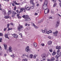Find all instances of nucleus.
I'll return each instance as SVG.
<instances>
[{"mask_svg":"<svg viewBox=\"0 0 61 61\" xmlns=\"http://www.w3.org/2000/svg\"><path fill=\"white\" fill-rule=\"evenodd\" d=\"M48 2L47 0H45L44 2V3L42 5V7L44 9H46V8H47V4Z\"/></svg>","mask_w":61,"mask_h":61,"instance_id":"obj_1","label":"nucleus"},{"mask_svg":"<svg viewBox=\"0 0 61 61\" xmlns=\"http://www.w3.org/2000/svg\"><path fill=\"white\" fill-rule=\"evenodd\" d=\"M56 49H58L57 51V54L58 55H59V53L60 52V50L59 49H61V47L60 46H56Z\"/></svg>","mask_w":61,"mask_h":61,"instance_id":"obj_2","label":"nucleus"},{"mask_svg":"<svg viewBox=\"0 0 61 61\" xmlns=\"http://www.w3.org/2000/svg\"><path fill=\"white\" fill-rule=\"evenodd\" d=\"M41 57L43 59V60L45 61L46 59V55L45 53H43L42 54L41 56Z\"/></svg>","mask_w":61,"mask_h":61,"instance_id":"obj_3","label":"nucleus"},{"mask_svg":"<svg viewBox=\"0 0 61 61\" xmlns=\"http://www.w3.org/2000/svg\"><path fill=\"white\" fill-rule=\"evenodd\" d=\"M23 28V26L21 25H20L19 24L17 28V30L20 31L21 29Z\"/></svg>","mask_w":61,"mask_h":61,"instance_id":"obj_4","label":"nucleus"},{"mask_svg":"<svg viewBox=\"0 0 61 61\" xmlns=\"http://www.w3.org/2000/svg\"><path fill=\"white\" fill-rule=\"evenodd\" d=\"M25 9H26L27 11H30V7H27L26 6H25Z\"/></svg>","mask_w":61,"mask_h":61,"instance_id":"obj_5","label":"nucleus"},{"mask_svg":"<svg viewBox=\"0 0 61 61\" xmlns=\"http://www.w3.org/2000/svg\"><path fill=\"white\" fill-rule=\"evenodd\" d=\"M56 27H57L58 26H59V24H60V21L59 20L57 21L56 22Z\"/></svg>","mask_w":61,"mask_h":61,"instance_id":"obj_6","label":"nucleus"},{"mask_svg":"<svg viewBox=\"0 0 61 61\" xmlns=\"http://www.w3.org/2000/svg\"><path fill=\"white\" fill-rule=\"evenodd\" d=\"M45 9V10L44 11V13L45 14H47L49 13V10L48 9H47V8H46Z\"/></svg>","mask_w":61,"mask_h":61,"instance_id":"obj_7","label":"nucleus"},{"mask_svg":"<svg viewBox=\"0 0 61 61\" xmlns=\"http://www.w3.org/2000/svg\"><path fill=\"white\" fill-rule=\"evenodd\" d=\"M20 11H19V13H22V12H23V11H24V10H25V8H20Z\"/></svg>","mask_w":61,"mask_h":61,"instance_id":"obj_8","label":"nucleus"},{"mask_svg":"<svg viewBox=\"0 0 61 61\" xmlns=\"http://www.w3.org/2000/svg\"><path fill=\"white\" fill-rule=\"evenodd\" d=\"M22 17L23 18H24L25 19H26L27 18H28L29 17V16L27 15H23V16H22Z\"/></svg>","mask_w":61,"mask_h":61,"instance_id":"obj_9","label":"nucleus"},{"mask_svg":"<svg viewBox=\"0 0 61 61\" xmlns=\"http://www.w3.org/2000/svg\"><path fill=\"white\" fill-rule=\"evenodd\" d=\"M12 35L14 37V38H17V37H18V36L17 35L14 34H13Z\"/></svg>","mask_w":61,"mask_h":61,"instance_id":"obj_10","label":"nucleus"},{"mask_svg":"<svg viewBox=\"0 0 61 61\" xmlns=\"http://www.w3.org/2000/svg\"><path fill=\"white\" fill-rule=\"evenodd\" d=\"M58 31L56 30L55 31V32H54L53 33L54 36H57V34H58Z\"/></svg>","mask_w":61,"mask_h":61,"instance_id":"obj_11","label":"nucleus"},{"mask_svg":"<svg viewBox=\"0 0 61 61\" xmlns=\"http://www.w3.org/2000/svg\"><path fill=\"white\" fill-rule=\"evenodd\" d=\"M34 0H30V2L31 4H32L33 5H35V3H34Z\"/></svg>","mask_w":61,"mask_h":61,"instance_id":"obj_12","label":"nucleus"},{"mask_svg":"<svg viewBox=\"0 0 61 61\" xmlns=\"http://www.w3.org/2000/svg\"><path fill=\"white\" fill-rule=\"evenodd\" d=\"M13 3H14L16 5H20V3H18L17 2H16V1L15 0H14L13 1Z\"/></svg>","mask_w":61,"mask_h":61,"instance_id":"obj_13","label":"nucleus"},{"mask_svg":"<svg viewBox=\"0 0 61 61\" xmlns=\"http://www.w3.org/2000/svg\"><path fill=\"white\" fill-rule=\"evenodd\" d=\"M2 13L3 15H6V14H7L6 12V11H5V10H3Z\"/></svg>","mask_w":61,"mask_h":61,"instance_id":"obj_14","label":"nucleus"},{"mask_svg":"<svg viewBox=\"0 0 61 61\" xmlns=\"http://www.w3.org/2000/svg\"><path fill=\"white\" fill-rule=\"evenodd\" d=\"M9 16H5L4 18L5 19H8V18H11L10 17H9Z\"/></svg>","mask_w":61,"mask_h":61,"instance_id":"obj_15","label":"nucleus"},{"mask_svg":"<svg viewBox=\"0 0 61 61\" xmlns=\"http://www.w3.org/2000/svg\"><path fill=\"white\" fill-rule=\"evenodd\" d=\"M25 50L26 52H28L29 51V46H27L26 48L25 49Z\"/></svg>","mask_w":61,"mask_h":61,"instance_id":"obj_16","label":"nucleus"},{"mask_svg":"<svg viewBox=\"0 0 61 61\" xmlns=\"http://www.w3.org/2000/svg\"><path fill=\"white\" fill-rule=\"evenodd\" d=\"M4 36L6 38H8V39H9V38L8 37V34H5L4 35Z\"/></svg>","mask_w":61,"mask_h":61,"instance_id":"obj_17","label":"nucleus"},{"mask_svg":"<svg viewBox=\"0 0 61 61\" xmlns=\"http://www.w3.org/2000/svg\"><path fill=\"white\" fill-rule=\"evenodd\" d=\"M56 52L55 51V50H54L53 51V53H52V55L54 56H55L56 54Z\"/></svg>","mask_w":61,"mask_h":61,"instance_id":"obj_18","label":"nucleus"},{"mask_svg":"<svg viewBox=\"0 0 61 61\" xmlns=\"http://www.w3.org/2000/svg\"><path fill=\"white\" fill-rule=\"evenodd\" d=\"M51 59V61H54L55 60V58L54 57H52Z\"/></svg>","mask_w":61,"mask_h":61,"instance_id":"obj_19","label":"nucleus"},{"mask_svg":"<svg viewBox=\"0 0 61 61\" xmlns=\"http://www.w3.org/2000/svg\"><path fill=\"white\" fill-rule=\"evenodd\" d=\"M41 31H42V32L43 33H45L46 32H47V31H46V30H41Z\"/></svg>","mask_w":61,"mask_h":61,"instance_id":"obj_20","label":"nucleus"},{"mask_svg":"<svg viewBox=\"0 0 61 61\" xmlns=\"http://www.w3.org/2000/svg\"><path fill=\"white\" fill-rule=\"evenodd\" d=\"M52 42L51 41H48V45H50L52 44Z\"/></svg>","mask_w":61,"mask_h":61,"instance_id":"obj_21","label":"nucleus"},{"mask_svg":"<svg viewBox=\"0 0 61 61\" xmlns=\"http://www.w3.org/2000/svg\"><path fill=\"white\" fill-rule=\"evenodd\" d=\"M52 33V31L51 30H49V31H48V32H47V34H49V33Z\"/></svg>","mask_w":61,"mask_h":61,"instance_id":"obj_22","label":"nucleus"},{"mask_svg":"<svg viewBox=\"0 0 61 61\" xmlns=\"http://www.w3.org/2000/svg\"><path fill=\"white\" fill-rule=\"evenodd\" d=\"M12 49V47H9V51L10 52H11L12 51V50H11Z\"/></svg>","mask_w":61,"mask_h":61,"instance_id":"obj_23","label":"nucleus"},{"mask_svg":"<svg viewBox=\"0 0 61 61\" xmlns=\"http://www.w3.org/2000/svg\"><path fill=\"white\" fill-rule=\"evenodd\" d=\"M33 45L35 47H36V46H37V44H36V43H33Z\"/></svg>","mask_w":61,"mask_h":61,"instance_id":"obj_24","label":"nucleus"},{"mask_svg":"<svg viewBox=\"0 0 61 61\" xmlns=\"http://www.w3.org/2000/svg\"><path fill=\"white\" fill-rule=\"evenodd\" d=\"M12 14H13L14 15H16V14H17V13L15 12V11H13L12 12Z\"/></svg>","mask_w":61,"mask_h":61,"instance_id":"obj_25","label":"nucleus"},{"mask_svg":"<svg viewBox=\"0 0 61 61\" xmlns=\"http://www.w3.org/2000/svg\"><path fill=\"white\" fill-rule=\"evenodd\" d=\"M4 46L5 47V49H6L7 48V45H4Z\"/></svg>","mask_w":61,"mask_h":61,"instance_id":"obj_26","label":"nucleus"},{"mask_svg":"<svg viewBox=\"0 0 61 61\" xmlns=\"http://www.w3.org/2000/svg\"><path fill=\"white\" fill-rule=\"evenodd\" d=\"M27 59L25 58V59H23L22 60V61H27Z\"/></svg>","mask_w":61,"mask_h":61,"instance_id":"obj_27","label":"nucleus"},{"mask_svg":"<svg viewBox=\"0 0 61 61\" xmlns=\"http://www.w3.org/2000/svg\"><path fill=\"white\" fill-rule=\"evenodd\" d=\"M34 5L32 6L31 7H30V9H33L34 8Z\"/></svg>","mask_w":61,"mask_h":61,"instance_id":"obj_28","label":"nucleus"},{"mask_svg":"<svg viewBox=\"0 0 61 61\" xmlns=\"http://www.w3.org/2000/svg\"><path fill=\"white\" fill-rule=\"evenodd\" d=\"M30 57L31 58H33V55L32 54H30Z\"/></svg>","mask_w":61,"mask_h":61,"instance_id":"obj_29","label":"nucleus"},{"mask_svg":"<svg viewBox=\"0 0 61 61\" xmlns=\"http://www.w3.org/2000/svg\"><path fill=\"white\" fill-rule=\"evenodd\" d=\"M11 13V12L10 11V10H9L8 12V15H10Z\"/></svg>","mask_w":61,"mask_h":61,"instance_id":"obj_30","label":"nucleus"},{"mask_svg":"<svg viewBox=\"0 0 61 61\" xmlns=\"http://www.w3.org/2000/svg\"><path fill=\"white\" fill-rule=\"evenodd\" d=\"M23 56H26L27 57H28V55H26V54H23Z\"/></svg>","mask_w":61,"mask_h":61,"instance_id":"obj_31","label":"nucleus"},{"mask_svg":"<svg viewBox=\"0 0 61 61\" xmlns=\"http://www.w3.org/2000/svg\"><path fill=\"white\" fill-rule=\"evenodd\" d=\"M36 55H35L33 56V58H35H35H36Z\"/></svg>","mask_w":61,"mask_h":61,"instance_id":"obj_32","label":"nucleus"},{"mask_svg":"<svg viewBox=\"0 0 61 61\" xmlns=\"http://www.w3.org/2000/svg\"><path fill=\"white\" fill-rule=\"evenodd\" d=\"M57 5V3H55L53 4V7H55L56 5Z\"/></svg>","mask_w":61,"mask_h":61,"instance_id":"obj_33","label":"nucleus"},{"mask_svg":"<svg viewBox=\"0 0 61 61\" xmlns=\"http://www.w3.org/2000/svg\"><path fill=\"white\" fill-rule=\"evenodd\" d=\"M53 3H56V0H51Z\"/></svg>","mask_w":61,"mask_h":61,"instance_id":"obj_34","label":"nucleus"},{"mask_svg":"<svg viewBox=\"0 0 61 61\" xmlns=\"http://www.w3.org/2000/svg\"><path fill=\"white\" fill-rule=\"evenodd\" d=\"M56 58L57 59H58V57H59V56L58 55H57L56 56Z\"/></svg>","mask_w":61,"mask_h":61,"instance_id":"obj_35","label":"nucleus"},{"mask_svg":"<svg viewBox=\"0 0 61 61\" xmlns=\"http://www.w3.org/2000/svg\"><path fill=\"white\" fill-rule=\"evenodd\" d=\"M3 36V33H0V36Z\"/></svg>","mask_w":61,"mask_h":61,"instance_id":"obj_36","label":"nucleus"},{"mask_svg":"<svg viewBox=\"0 0 61 61\" xmlns=\"http://www.w3.org/2000/svg\"><path fill=\"white\" fill-rule=\"evenodd\" d=\"M16 9V6H15V7H14V8L13 9V10L14 11H15Z\"/></svg>","mask_w":61,"mask_h":61,"instance_id":"obj_37","label":"nucleus"},{"mask_svg":"<svg viewBox=\"0 0 61 61\" xmlns=\"http://www.w3.org/2000/svg\"><path fill=\"white\" fill-rule=\"evenodd\" d=\"M49 51L50 52H52L53 50H52V49H50Z\"/></svg>","mask_w":61,"mask_h":61,"instance_id":"obj_38","label":"nucleus"},{"mask_svg":"<svg viewBox=\"0 0 61 61\" xmlns=\"http://www.w3.org/2000/svg\"><path fill=\"white\" fill-rule=\"evenodd\" d=\"M41 45L42 46H45V44L44 43H41Z\"/></svg>","mask_w":61,"mask_h":61,"instance_id":"obj_39","label":"nucleus"},{"mask_svg":"<svg viewBox=\"0 0 61 61\" xmlns=\"http://www.w3.org/2000/svg\"><path fill=\"white\" fill-rule=\"evenodd\" d=\"M1 7H2V5H1V4H0V10H2V8H1Z\"/></svg>","mask_w":61,"mask_h":61,"instance_id":"obj_40","label":"nucleus"},{"mask_svg":"<svg viewBox=\"0 0 61 61\" xmlns=\"http://www.w3.org/2000/svg\"><path fill=\"white\" fill-rule=\"evenodd\" d=\"M15 16V14H13L12 15V17H14Z\"/></svg>","mask_w":61,"mask_h":61,"instance_id":"obj_41","label":"nucleus"},{"mask_svg":"<svg viewBox=\"0 0 61 61\" xmlns=\"http://www.w3.org/2000/svg\"><path fill=\"white\" fill-rule=\"evenodd\" d=\"M28 21V18H26L25 20V21Z\"/></svg>","mask_w":61,"mask_h":61,"instance_id":"obj_42","label":"nucleus"},{"mask_svg":"<svg viewBox=\"0 0 61 61\" xmlns=\"http://www.w3.org/2000/svg\"><path fill=\"white\" fill-rule=\"evenodd\" d=\"M12 29V28H9L8 29V30H11Z\"/></svg>","mask_w":61,"mask_h":61,"instance_id":"obj_43","label":"nucleus"},{"mask_svg":"<svg viewBox=\"0 0 61 61\" xmlns=\"http://www.w3.org/2000/svg\"><path fill=\"white\" fill-rule=\"evenodd\" d=\"M38 13H37L36 12L35 13L34 15H38Z\"/></svg>","mask_w":61,"mask_h":61,"instance_id":"obj_44","label":"nucleus"},{"mask_svg":"<svg viewBox=\"0 0 61 61\" xmlns=\"http://www.w3.org/2000/svg\"><path fill=\"white\" fill-rule=\"evenodd\" d=\"M51 14H54V11L53 10H51Z\"/></svg>","mask_w":61,"mask_h":61,"instance_id":"obj_45","label":"nucleus"},{"mask_svg":"<svg viewBox=\"0 0 61 61\" xmlns=\"http://www.w3.org/2000/svg\"><path fill=\"white\" fill-rule=\"evenodd\" d=\"M39 4H37L36 5V6H37V7H39Z\"/></svg>","mask_w":61,"mask_h":61,"instance_id":"obj_46","label":"nucleus"},{"mask_svg":"<svg viewBox=\"0 0 61 61\" xmlns=\"http://www.w3.org/2000/svg\"><path fill=\"white\" fill-rule=\"evenodd\" d=\"M19 35L20 36H21V37H22V33H19Z\"/></svg>","mask_w":61,"mask_h":61,"instance_id":"obj_47","label":"nucleus"},{"mask_svg":"<svg viewBox=\"0 0 61 61\" xmlns=\"http://www.w3.org/2000/svg\"><path fill=\"white\" fill-rule=\"evenodd\" d=\"M12 5L13 6H15V4L13 3H12Z\"/></svg>","mask_w":61,"mask_h":61,"instance_id":"obj_48","label":"nucleus"},{"mask_svg":"<svg viewBox=\"0 0 61 61\" xmlns=\"http://www.w3.org/2000/svg\"><path fill=\"white\" fill-rule=\"evenodd\" d=\"M10 25V24L9 23H8L7 24V26L8 27V28L9 27V25Z\"/></svg>","mask_w":61,"mask_h":61,"instance_id":"obj_49","label":"nucleus"},{"mask_svg":"<svg viewBox=\"0 0 61 61\" xmlns=\"http://www.w3.org/2000/svg\"><path fill=\"white\" fill-rule=\"evenodd\" d=\"M2 38H0V42H2Z\"/></svg>","mask_w":61,"mask_h":61,"instance_id":"obj_50","label":"nucleus"},{"mask_svg":"<svg viewBox=\"0 0 61 61\" xmlns=\"http://www.w3.org/2000/svg\"><path fill=\"white\" fill-rule=\"evenodd\" d=\"M35 28H36V29H37V28H38V27L37 26H35V27H34Z\"/></svg>","mask_w":61,"mask_h":61,"instance_id":"obj_51","label":"nucleus"},{"mask_svg":"<svg viewBox=\"0 0 61 61\" xmlns=\"http://www.w3.org/2000/svg\"><path fill=\"white\" fill-rule=\"evenodd\" d=\"M11 56L12 57H13V58H14V55L13 54L12 55H11Z\"/></svg>","mask_w":61,"mask_h":61,"instance_id":"obj_52","label":"nucleus"},{"mask_svg":"<svg viewBox=\"0 0 61 61\" xmlns=\"http://www.w3.org/2000/svg\"><path fill=\"white\" fill-rule=\"evenodd\" d=\"M49 19H53V18H52V17L50 16L49 17Z\"/></svg>","mask_w":61,"mask_h":61,"instance_id":"obj_53","label":"nucleus"},{"mask_svg":"<svg viewBox=\"0 0 61 61\" xmlns=\"http://www.w3.org/2000/svg\"><path fill=\"white\" fill-rule=\"evenodd\" d=\"M47 61H51V59L50 60L49 59H47Z\"/></svg>","mask_w":61,"mask_h":61,"instance_id":"obj_54","label":"nucleus"},{"mask_svg":"<svg viewBox=\"0 0 61 61\" xmlns=\"http://www.w3.org/2000/svg\"><path fill=\"white\" fill-rule=\"evenodd\" d=\"M21 17H21V16H20L18 17V18H19V19H20Z\"/></svg>","mask_w":61,"mask_h":61,"instance_id":"obj_55","label":"nucleus"},{"mask_svg":"<svg viewBox=\"0 0 61 61\" xmlns=\"http://www.w3.org/2000/svg\"><path fill=\"white\" fill-rule=\"evenodd\" d=\"M10 25H14V24L12 23H10Z\"/></svg>","mask_w":61,"mask_h":61,"instance_id":"obj_56","label":"nucleus"},{"mask_svg":"<svg viewBox=\"0 0 61 61\" xmlns=\"http://www.w3.org/2000/svg\"><path fill=\"white\" fill-rule=\"evenodd\" d=\"M48 38L49 39H51V37L50 36H48Z\"/></svg>","mask_w":61,"mask_h":61,"instance_id":"obj_57","label":"nucleus"},{"mask_svg":"<svg viewBox=\"0 0 61 61\" xmlns=\"http://www.w3.org/2000/svg\"><path fill=\"white\" fill-rule=\"evenodd\" d=\"M28 21H29L31 19V18H28Z\"/></svg>","mask_w":61,"mask_h":61,"instance_id":"obj_58","label":"nucleus"},{"mask_svg":"<svg viewBox=\"0 0 61 61\" xmlns=\"http://www.w3.org/2000/svg\"><path fill=\"white\" fill-rule=\"evenodd\" d=\"M32 24L33 26L35 27L36 25H35V24L34 23H33Z\"/></svg>","mask_w":61,"mask_h":61,"instance_id":"obj_59","label":"nucleus"},{"mask_svg":"<svg viewBox=\"0 0 61 61\" xmlns=\"http://www.w3.org/2000/svg\"><path fill=\"white\" fill-rule=\"evenodd\" d=\"M16 12H17V13H18L19 12V11H18V10H17L16 11Z\"/></svg>","mask_w":61,"mask_h":61,"instance_id":"obj_60","label":"nucleus"},{"mask_svg":"<svg viewBox=\"0 0 61 61\" xmlns=\"http://www.w3.org/2000/svg\"><path fill=\"white\" fill-rule=\"evenodd\" d=\"M39 59H38V58H37L36 59V61H39Z\"/></svg>","mask_w":61,"mask_h":61,"instance_id":"obj_61","label":"nucleus"},{"mask_svg":"<svg viewBox=\"0 0 61 61\" xmlns=\"http://www.w3.org/2000/svg\"><path fill=\"white\" fill-rule=\"evenodd\" d=\"M6 28H4V31H6Z\"/></svg>","mask_w":61,"mask_h":61,"instance_id":"obj_62","label":"nucleus"},{"mask_svg":"<svg viewBox=\"0 0 61 61\" xmlns=\"http://www.w3.org/2000/svg\"><path fill=\"white\" fill-rule=\"evenodd\" d=\"M25 26H27V23H25Z\"/></svg>","mask_w":61,"mask_h":61,"instance_id":"obj_63","label":"nucleus"},{"mask_svg":"<svg viewBox=\"0 0 61 61\" xmlns=\"http://www.w3.org/2000/svg\"><path fill=\"white\" fill-rule=\"evenodd\" d=\"M58 1L59 2H60V3H61V0H58Z\"/></svg>","mask_w":61,"mask_h":61,"instance_id":"obj_64","label":"nucleus"}]
</instances>
